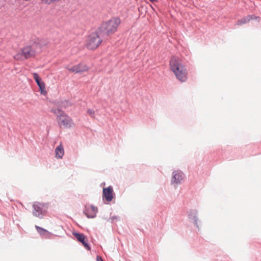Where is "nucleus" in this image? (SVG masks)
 Instances as JSON below:
<instances>
[{
  "label": "nucleus",
  "mask_w": 261,
  "mask_h": 261,
  "mask_svg": "<svg viewBox=\"0 0 261 261\" xmlns=\"http://www.w3.org/2000/svg\"><path fill=\"white\" fill-rule=\"evenodd\" d=\"M33 77L36 81L37 85L39 87V90L41 94L45 95L46 93L44 83L42 81L41 79L36 73H33Z\"/></svg>",
  "instance_id": "10"
},
{
  "label": "nucleus",
  "mask_w": 261,
  "mask_h": 261,
  "mask_svg": "<svg viewBox=\"0 0 261 261\" xmlns=\"http://www.w3.org/2000/svg\"><path fill=\"white\" fill-rule=\"evenodd\" d=\"M197 210H191L189 213V217L190 219L193 221V222L195 226L198 228L199 226L198 225V218L197 217Z\"/></svg>",
  "instance_id": "13"
},
{
  "label": "nucleus",
  "mask_w": 261,
  "mask_h": 261,
  "mask_svg": "<svg viewBox=\"0 0 261 261\" xmlns=\"http://www.w3.org/2000/svg\"><path fill=\"white\" fill-rule=\"evenodd\" d=\"M52 111L59 119L62 118V117L65 114L63 111L60 109H54Z\"/></svg>",
  "instance_id": "17"
},
{
  "label": "nucleus",
  "mask_w": 261,
  "mask_h": 261,
  "mask_svg": "<svg viewBox=\"0 0 261 261\" xmlns=\"http://www.w3.org/2000/svg\"><path fill=\"white\" fill-rule=\"evenodd\" d=\"M73 234L76 237L79 242L82 243V244L86 248H87L88 250L90 249V247H89L88 243L85 241L86 237L83 234L74 232L73 233Z\"/></svg>",
  "instance_id": "12"
},
{
  "label": "nucleus",
  "mask_w": 261,
  "mask_h": 261,
  "mask_svg": "<svg viewBox=\"0 0 261 261\" xmlns=\"http://www.w3.org/2000/svg\"><path fill=\"white\" fill-rule=\"evenodd\" d=\"M151 2H156L157 0H149Z\"/></svg>",
  "instance_id": "23"
},
{
  "label": "nucleus",
  "mask_w": 261,
  "mask_h": 261,
  "mask_svg": "<svg viewBox=\"0 0 261 261\" xmlns=\"http://www.w3.org/2000/svg\"><path fill=\"white\" fill-rule=\"evenodd\" d=\"M185 175L182 171L180 170L174 171L172 172L171 183L172 185H178L181 183Z\"/></svg>",
  "instance_id": "6"
},
{
  "label": "nucleus",
  "mask_w": 261,
  "mask_h": 261,
  "mask_svg": "<svg viewBox=\"0 0 261 261\" xmlns=\"http://www.w3.org/2000/svg\"><path fill=\"white\" fill-rule=\"evenodd\" d=\"M14 59L17 60H23L24 59V56H23L22 52L21 53H18L14 57Z\"/></svg>",
  "instance_id": "18"
},
{
  "label": "nucleus",
  "mask_w": 261,
  "mask_h": 261,
  "mask_svg": "<svg viewBox=\"0 0 261 261\" xmlns=\"http://www.w3.org/2000/svg\"><path fill=\"white\" fill-rule=\"evenodd\" d=\"M96 261H103V260L100 256H97Z\"/></svg>",
  "instance_id": "21"
},
{
  "label": "nucleus",
  "mask_w": 261,
  "mask_h": 261,
  "mask_svg": "<svg viewBox=\"0 0 261 261\" xmlns=\"http://www.w3.org/2000/svg\"><path fill=\"white\" fill-rule=\"evenodd\" d=\"M42 44L39 42H35L31 45L27 46L22 49V52L24 59H27L35 56L37 53L41 51Z\"/></svg>",
  "instance_id": "3"
},
{
  "label": "nucleus",
  "mask_w": 261,
  "mask_h": 261,
  "mask_svg": "<svg viewBox=\"0 0 261 261\" xmlns=\"http://www.w3.org/2000/svg\"><path fill=\"white\" fill-rule=\"evenodd\" d=\"M35 228L38 231V232L43 237H44L45 238H48L49 237L50 235L51 234V233L48 231L47 230L40 227L36 225Z\"/></svg>",
  "instance_id": "15"
},
{
  "label": "nucleus",
  "mask_w": 261,
  "mask_h": 261,
  "mask_svg": "<svg viewBox=\"0 0 261 261\" xmlns=\"http://www.w3.org/2000/svg\"><path fill=\"white\" fill-rule=\"evenodd\" d=\"M120 22V19L115 17L102 23L98 29L101 37L105 38L115 32Z\"/></svg>",
  "instance_id": "2"
},
{
  "label": "nucleus",
  "mask_w": 261,
  "mask_h": 261,
  "mask_svg": "<svg viewBox=\"0 0 261 261\" xmlns=\"http://www.w3.org/2000/svg\"><path fill=\"white\" fill-rule=\"evenodd\" d=\"M55 157L57 159H62L64 154V150L63 145L60 144L55 149Z\"/></svg>",
  "instance_id": "14"
},
{
  "label": "nucleus",
  "mask_w": 261,
  "mask_h": 261,
  "mask_svg": "<svg viewBox=\"0 0 261 261\" xmlns=\"http://www.w3.org/2000/svg\"><path fill=\"white\" fill-rule=\"evenodd\" d=\"M250 19H256L258 21L259 18L257 16H255L254 15H251Z\"/></svg>",
  "instance_id": "20"
},
{
  "label": "nucleus",
  "mask_w": 261,
  "mask_h": 261,
  "mask_svg": "<svg viewBox=\"0 0 261 261\" xmlns=\"http://www.w3.org/2000/svg\"><path fill=\"white\" fill-rule=\"evenodd\" d=\"M101 37L98 30L97 31L90 34L87 44V47L90 49L97 48L102 42Z\"/></svg>",
  "instance_id": "4"
},
{
  "label": "nucleus",
  "mask_w": 261,
  "mask_h": 261,
  "mask_svg": "<svg viewBox=\"0 0 261 261\" xmlns=\"http://www.w3.org/2000/svg\"><path fill=\"white\" fill-rule=\"evenodd\" d=\"M118 217L116 216H113L112 217V221H114L115 220H117Z\"/></svg>",
  "instance_id": "22"
},
{
  "label": "nucleus",
  "mask_w": 261,
  "mask_h": 261,
  "mask_svg": "<svg viewBox=\"0 0 261 261\" xmlns=\"http://www.w3.org/2000/svg\"><path fill=\"white\" fill-rule=\"evenodd\" d=\"M87 113L91 118H95V111L94 110L89 109L87 110Z\"/></svg>",
  "instance_id": "19"
},
{
  "label": "nucleus",
  "mask_w": 261,
  "mask_h": 261,
  "mask_svg": "<svg viewBox=\"0 0 261 261\" xmlns=\"http://www.w3.org/2000/svg\"><path fill=\"white\" fill-rule=\"evenodd\" d=\"M33 215L39 218H42L46 211L47 206L44 203L35 202L33 205Z\"/></svg>",
  "instance_id": "5"
},
{
  "label": "nucleus",
  "mask_w": 261,
  "mask_h": 261,
  "mask_svg": "<svg viewBox=\"0 0 261 261\" xmlns=\"http://www.w3.org/2000/svg\"><path fill=\"white\" fill-rule=\"evenodd\" d=\"M58 123L60 127L63 126L65 128H70L74 125L71 118L65 114L58 120Z\"/></svg>",
  "instance_id": "7"
},
{
  "label": "nucleus",
  "mask_w": 261,
  "mask_h": 261,
  "mask_svg": "<svg viewBox=\"0 0 261 261\" xmlns=\"http://www.w3.org/2000/svg\"><path fill=\"white\" fill-rule=\"evenodd\" d=\"M97 212V207L93 205H86L84 210V214L89 218H95Z\"/></svg>",
  "instance_id": "8"
},
{
  "label": "nucleus",
  "mask_w": 261,
  "mask_h": 261,
  "mask_svg": "<svg viewBox=\"0 0 261 261\" xmlns=\"http://www.w3.org/2000/svg\"><path fill=\"white\" fill-rule=\"evenodd\" d=\"M250 17H251V15H248V16H247L246 17H244L240 20H239L237 22V24L238 25H242L243 24L246 23L250 20Z\"/></svg>",
  "instance_id": "16"
},
{
  "label": "nucleus",
  "mask_w": 261,
  "mask_h": 261,
  "mask_svg": "<svg viewBox=\"0 0 261 261\" xmlns=\"http://www.w3.org/2000/svg\"><path fill=\"white\" fill-rule=\"evenodd\" d=\"M67 69L72 72L80 73L88 70V67L84 63H81L77 65L67 68Z\"/></svg>",
  "instance_id": "9"
},
{
  "label": "nucleus",
  "mask_w": 261,
  "mask_h": 261,
  "mask_svg": "<svg viewBox=\"0 0 261 261\" xmlns=\"http://www.w3.org/2000/svg\"><path fill=\"white\" fill-rule=\"evenodd\" d=\"M103 196L106 200L110 202L113 199V188L110 186L107 188H104L102 191Z\"/></svg>",
  "instance_id": "11"
},
{
  "label": "nucleus",
  "mask_w": 261,
  "mask_h": 261,
  "mask_svg": "<svg viewBox=\"0 0 261 261\" xmlns=\"http://www.w3.org/2000/svg\"><path fill=\"white\" fill-rule=\"evenodd\" d=\"M171 71L174 73L177 79L184 82L187 79V70L181 60L177 57H172L170 61Z\"/></svg>",
  "instance_id": "1"
}]
</instances>
